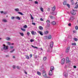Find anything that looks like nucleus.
I'll return each mask as SVG.
<instances>
[{
	"label": "nucleus",
	"instance_id": "1",
	"mask_svg": "<svg viewBox=\"0 0 78 78\" xmlns=\"http://www.w3.org/2000/svg\"><path fill=\"white\" fill-rule=\"evenodd\" d=\"M53 42L51 41L50 43V46L48 47L47 50L48 52H51L52 51V48L53 47Z\"/></svg>",
	"mask_w": 78,
	"mask_h": 78
},
{
	"label": "nucleus",
	"instance_id": "2",
	"mask_svg": "<svg viewBox=\"0 0 78 78\" xmlns=\"http://www.w3.org/2000/svg\"><path fill=\"white\" fill-rule=\"evenodd\" d=\"M3 47L1 48V51H3L4 52H7L8 51L7 50L8 49V46H6L5 45V44H3Z\"/></svg>",
	"mask_w": 78,
	"mask_h": 78
},
{
	"label": "nucleus",
	"instance_id": "3",
	"mask_svg": "<svg viewBox=\"0 0 78 78\" xmlns=\"http://www.w3.org/2000/svg\"><path fill=\"white\" fill-rule=\"evenodd\" d=\"M70 46H68L67 48L66 49V53H69V51L70 50Z\"/></svg>",
	"mask_w": 78,
	"mask_h": 78
},
{
	"label": "nucleus",
	"instance_id": "4",
	"mask_svg": "<svg viewBox=\"0 0 78 78\" xmlns=\"http://www.w3.org/2000/svg\"><path fill=\"white\" fill-rule=\"evenodd\" d=\"M46 22L47 23V26L48 27H49L50 26V21L49 20H47Z\"/></svg>",
	"mask_w": 78,
	"mask_h": 78
},
{
	"label": "nucleus",
	"instance_id": "5",
	"mask_svg": "<svg viewBox=\"0 0 78 78\" xmlns=\"http://www.w3.org/2000/svg\"><path fill=\"white\" fill-rule=\"evenodd\" d=\"M65 62V58L62 59L61 61V64H62V65L64 64Z\"/></svg>",
	"mask_w": 78,
	"mask_h": 78
},
{
	"label": "nucleus",
	"instance_id": "6",
	"mask_svg": "<svg viewBox=\"0 0 78 78\" xmlns=\"http://www.w3.org/2000/svg\"><path fill=\"white\" fill-rule=\"evenodd\" d=\"M53 75V71L51 70H50L49 72V76H52Z\"/></svg>",
	"mask_w": 78,
	"mask_h": 78
},
{
	"label": "nucleus",
	"instance_id": "7",
	"mask_svg": "<svg viewBox=\"0 0 78 78\" xmlns=\"http://www.w3.org/2000/svg\"><path fill=\"white\" fill-rule=\"evenodd\" d=\"M70 12H71V14L73 16H75V15L76 14V12H75L74 11H71Z\"/></svg>",
	"mask_w": 78,
	"mask_h": 78
},
{
	"label": "nucleus",
	"instance_id": "8",
	"mask_svg": "<svg viewBox=\"0 0 78 78\" xmlns=\"http://www.w3.org/2000/svg\"><path fill=\"white\" fill-rule=\"evenodd\" d=\"M66 59V63H69L70 61V60H69V57H67Z\"/></svg>",
	"mask_w": 78,
	"mask_h": 78
},
{
	"label": "nucleus",
	"instance_id": "9",
	"mask_svg": "<svg viewBox=\"0 0 78 78\" xmlns=\"http://www.w3.org/2000/svg\"><path fill=\"white\" fill-rule=\"evenodd\" d=\"M2 22L4 23H6V22H8V21L6 19H3L2 20Z\"/></svg>",
	"mask_w": 78,
	"mask_h": 78
},
{
	"label": "nucleus",
	"instance_id": "10",
	"mask_svg": "<svg viewBox=\"0 0 78 78\" xmlns=\"http://www.w3.org/2000/svg\"><path fill=\"white\" fill-rule=\"evenodd\" d=\"M68 75V74L67 73H66V72H65L63 73V76L65 77H67Z\"/></svg>",
	"mask_w": 78,
	"mask_h": 78
},
{
	"label": "nucleus",
	"instance_id": "11",
	"mask_svg": "<svg viewBox=\"0 0 78 78\" xmlns=\"http://www.w3.org/2000/svg\"><path fill=\"white\" fill-rule=\"evenodd\" d=\"M74 19V17L72 16H71L70 19H69V21L70 20H73Z\"/></svg>",
	"mask_w": 78,
	"mask_h": 78
},
{
	"label": "nucleus",
	"instance_id": "12",
	"mask_svg": "<svg viewBox=\"0 0 78 78\" xmlns=\"http://www.w3.org/2000/svg\"><path fill=\"white\" fill-rule=\"evenodd\" d=\"M70 2L72 5H75L73 0H71Z\"/></svg>",
	"mask_w": 78,
	"mask_h": 78
},
{
	"label": "nucleus",
	"instance_id": "13",
	"mask_svg": "<svg viewBox=\"0 0 78 78\" xmlns=\"http://www.w3.org/2000/svg\"><path fill=\"white\" fill-rule=\"evenodd\" d=\"M31 33L32 35H35L36 34H37L36 32H34V31H32Z\"/></svg>",
	"mask_w": 78,
	"mask_h": 78
},
{
	"label": "nucleus",
	"instance_id": "14",
	"mask_svg": "<svg viewBox=\"0 0 78 78\" xmlns=\"http://www.w3.org/2000/svg\"><path fill=\"white\" fill-rule=\"evenodd\" d=\"M14 9L15 12H19V9H18V8Z\"/></svg>",
	"mask_w": 78,
	"mask_h": 78
},
{
	"label": "nucleus",
	"instance_id": "15",
	"mask_svg": "<svg viewBox=\"0 0 78 78\" xmlns=\"http://www.w3.org/2000/svg\"><path fill=\"white\" fill-rule=\"evenodd\" d=\"M55 9H56V7L55 6L53 7L51 9L52 11H55Z\"/></svg>",
	"mask_w": 78,
	"mask_h": 78
},
{
	"label": "nucleus",
	"instance_id": "16",
	"mask_svg": "<svg viewBox=\"0 0 78 78\" xmlns=\"http://www.w3.org/2000/svg\"><path fill=\"white\" fill-rule=\"evenodd\" d=\"M54 69H55V68H54V66H52L51 67L50 70H51L52 71V70H54Z\"/></svg>",
	"mask_w": 78,
	"mask_h": 78
},
{
	"label": "nucleus",
	"instance_id": "17",
	"mask_svg": "<svg viewBox=\"0 0 78 78\" xmlns=\"http://www.w3.org/2000/svg\"><path fill=\"white\" fill-rule=\"evenodd\" d=\"M51 24H52L53 25H56V22L53 21L51 23Z\"/></svg>",
	"mask_w": 78,
	"mask_h": 78
},
{
	"label": "nucleus",
	"instance_id": "18",
	"mask_svg": "<svg viewBox=\"0 0 78 78\" xmlns=\"http://www.w3.org/2000/svg\"><path fill=\"white\" fill-rule=\"evenodd\" d=\"M44 32V34H47L49 33L48 31H45Z\"/></svg>",
	"mask_w": 78,
	"mask_h": 78
},
{
	"label": "nucleus",
	"instance_id": "19",
	"mask_svg": "<svg viewBox=\"0 0 78 78\" xmlns=\"http://www.w3.org/2000/svg\"><path fill=\"white\" fill-rule=\"evenodd\" d=\"M43 76L44 78H47V74L46 73L44 74V75H43Z\"/></svg>",
	"mask_w": 78,
	"mask_h": 78
},
{
	"label": "nucleus",
	"instance_id": "20",
	"mask_svg": "<svg viewBox=\"0 0 78 78\" xmlns=\"http://www.w3.org/2000/svg\"><path fill=\"white\" fill-rule=\"evenodd\" d=\"M14 51H15V49H14L10 51V53H13Z\"/></svg>",
	"mask_w": 78,
	"mask_h": 78
},
{
	"label": "nucleus",
	"instance_id": "21",
	"mask_svg": "<svg viewBox=\"0 0 78 78\" xmlns=\"http://www.w3.org/2000/svg\"><path fill=\"white\" fill-rule=\"evenodd\" d=\"M39 33L41 36H43V33L41 31H39Z\"/></svg>",
	"mask_w": 78,
	"mask_h": 78
},
{
	"label": "nucleus",
	"instance_id": "22",
	"mask_svg": "<svg viewBox=\"0 0 78 78\" xmlns=\"http://www.w3.org/2000/svg\"><path fill=\"white\" fill-rule=\"evenodd\" d=\"M42 73L43 75H44V74H45V73H46L45 72V70L43 71Z\"/></svg>",
	"mask_w": 78,
	"mask_h": 78
},
{
	"label": "nucleus",
	"instance_id": "23",
	"mask_svg": "<svg viewBox=\"0 0 78 78\" xmlns=\"http://www.w3.org/2000/svg\"><path fill=\"white\" fill-rule=\"evenodd\" d=\"M39 29L41 30H43V27L42 26H39Z\"/></svg>",
	"mask_w": 78,
	"mask_h": 78
},
{
	"label": "nucleus",
	"instance_id": "24",
	"mask_svg": "<svg viewBox=\"0 0 78 78\" xmlns=\"http://www.w3.org/2000/svg\"><path fill=\"white\" fill-rule=\"evenodd\" d=\"M51 38V35H49L48 36V39H50Z\"/></svg>",
	"mask_w": 78,
	"mask_h": 78
},
{
	"label": "nucleus",
	"instance_id": "25",
	"mask_svg": "<svg viewBox=\"0 0 78 78\" xmlns=\"http://www.w3.org/2000/svg\"><path fill=\"white\" fill-rule=\"evenodd\" d=\"M6 40H7V41H9L11 39L9 37H7L5 38Z\"/></svg>",
	"mask_w": 78,
	"mask_h": 78
},
{
	"label": "nucleus",
	"instance_id": "26",
	"mask_svg": "<svg viewBox=\"0 0 78 78\" xmlns=\"http://www.w3.org/2000/svg\"><path fill=\"white\" fill-rule=\"evenodd\" d=\"M66 3H67V2L66 1H64L63 2V5H66Z\"/></svg>",
	"mask_w": 78,
	"mask_h": 78
},
{
	"label": "nucleus",
	"instance_id": "27",
	"mask_svg": "<svg viewBox=\"0 0 78 78\" xmlns=\"http://www.w3.org/2000/svg\"><path fill=\"white\" fill-rule=\"evenodd\" d=\"M37 73L38 75H39L40 76H41V73L40 72H39V71H37Z\"/></svg>",
	"mask_w": 78,
	"mask_h": 78
},
{
	"label": "nucleus",
	"instance_id": "28",
	"mask_svg": "<svg viewBox=\"0 0 78 78\" xmlns=\"http://www.w3.org/2000/svg\"><path fill=\"white\" fill-rule=\"evenodd\" d=\"M56 14H57V12H55L53 13V14H52V15L53 16H56Z\"/></svg>",
	"mask_w": 78,
	"mask_h": 78
},
{
	"label": "nucleus",
	"instance_id": "29",
	"mask_svg": "<svg viewBox=\"0 0 78 78\" xmlns=\"http://www.w3.org/2000/svg\"><path fill=\"white\" fill-rule=\"evenodd\" d=\"M21 30L23 31H26V29H23L22 28H21Z\"/></svg>",
	"mask_w": 78,
	"mask_h": 78
},
{
	"label": "nucleus",
	"instance_id": "30",
	"mask_svg": "<svg viewBox=\"0 0 78 78\" xmlns=\"http://www.w3.org/2000/svg\"><path fill=\"white\" fill-rule=\"evenodd\" d=\"M43 60L44 61H46L47 60V57H44L43 58Z\"/></svg>",
	"mask_w": 78,
	"mask_h": 78
},
{
	"label": "nucleus",
	"instance_id": "31",
	"mask_svg": "<svg viewBox=\"0 0 78 78\" xmlns=\"http://www.w3.org/2000/svg\"><path fill=\"white\" fill-rule=\"evenodd\" d=\"M31 47H32L34 48H37H37H38L37 47L34 46H33L32 45H31Z\"/></svg>",
	"mask_w": 78,
	"mask_h": 78
},
{
	"label": "nucleus",
	"instance_id": "32",
	"mask_svg": "<svg viewBox=\"0 0 78 78\" xmlns=\"http://www.w3.org/2000/svg\"><path fill=\"white\" fill-rule=\"evenodd\" d=\"M75 9H78V5H76L75 7H74Z\"/></svg>",
	"mask_w": 78,
	"mask_h": 78
},
{
	"label": "nucleus",
	"instance_id": "33",
	"mask_svg": "<svg viewBox=\"0 0 78 78\" xmlns=\"http://www.w3.org/2000/svg\"><path fill=\"white\" fill-rule=\"evenodd\" d=\"M20 34L21 35V36H24V34L23 33H20Z\"/></svg>",
	"mask_w": 78,
	"mask_h": 78
},
{
	"label": "nucleus",
	"instance_id": "34",
	"mask_svg": "<svg viewBox=\"0 0 78 78\" xmlns=\"http://www.w3.org/2000/svg\"><path fill=\"white\" fill-rule=\"evenodd\" d=\"M6 43L8 45H11V43H10L9 42H6Z\"/></svg>",
	"mask_w": 78,
	"mask_h": 78
},
{
	"label": "nucleus",
	"instance_id": "35",
	"mask_svg": "<svg viewBox=\"0 0 78 78\" xmlns=\"http://www.w3.org/2000/svg\"><path fill=\"white\" fill-rule=\"evenodd\" d=\"M15 18L18 20H20V17H19L16 16L15 17Z\"/></svg>",
	"mask_w": 78,
	"mask_h": 78
},
{
	"label": "nucleus",
	"instance_id": "36",
	"mask_svg": "<svg viewBox=\"0 0 78 78\" xmlns=\"http://www.w3.org/2000/svg\"><path fill=\"white\" fill-rule=\"evenodd\" d=\"M12 67L13 69H16V66L15 65H13L12 66Z\"/></svg>",
	"mask_w": 78,
	"mask_h": 78
},
{
	"label": "nucleus",
	"instance_id": "37",
	"mask_svg": "<svg viewBox=\"0 0 78 78\" xmlns=\"http://www.w3.org/2000/svg\"><path fill=\"white\" fill-rule=\"evenodd\" d=\"M67 6L69 8H70V6L69 4H67Z\"/></svg>",
	"mask_w": 78,
	"mask_h": 78
},
{
	"label": "nucleus",
	"instance_id": "38",
	"mask_svg": "<svg viewBox=\"0 0 78 78\" xmlns=\"http://www.w3.org/2000/svg\"><path fill=\"white\" fill-rule=\"evenodd\" d=\"M73 39L75 41H78V39H77V38H73Z\"/></svg>",
	"mask_w": 78,
	"mask_h": 78
},
{
	"label": "nucleus",
	"instance_id": "39",
	"mask_svg": "<svg viewBox=\"0 0 78 78\" xmlns=\"http://www.w3.org/2000/svg\"><path fill=\"white\" fill-rule=\"evenodd\" d=\"M23 28H27L28 27L27 25H25L23 27Z\"/></svg>",
	"mask_w": 78,
	"mask_h": 78
},
{
	"label": "nucleus",
	"instance_id": "40",
	"mask_svg": "<svg viewBox=\"0 0 78 78\" xmlns=\"http://www.w3.org/2000/svg\"><path fill=\"white\" fill-rule=\"evenodd\" d=\"M48 38V37L47 36H45L44 37V39H47Z\"/></svg>",
	"mask_w": 78,
	"mask_h": 78
},
{
	"label": "nucleus",
	"instance_id": "41",
	"mask_svg": "<svg viewBox=\"0 0 78 78\" xmlns=\"http://www.w3.org/2000/svg\"><path fill=\"white\" fill-rule=\"evenodd\" d=\"M3 14L4 15H6L7 14V12H6V11L3 12Z\"/></svg>",
	"mask_w": 78,
	"mask_h": 78
},
{
	"label": "nucleus",
	"instance_id": "42",
	"mask_svg": "<svg viewBox=\"0 0 78 78\" xmlns=\"http://www.w3.org/2000/svg\"><path fill=\"white\" fill-rule=\"evenodd\" d=\"M75 29H76V30H77L78 29V27L76 26L75 27Z\"/></svg>",
	"mask_w": 78,
	"mask_h": 78
},
{
	"label": "nucleus",
	"instance_id": "43",
	"mask_svg": "<svg viewBox=\"0 0 78 78\" xmlns=\"http://www.w3.org/2000/svg\"><path fill=\"white\" fill-rule=\"evenodd\" d=\"M72 45H76V43H72Z\"/></svg>",
	"mask_w": 78,
	"mask_h": 78
},
{
	"label": "nucleus",
	"instance_id": "44",
	"mask_svg": "<svg viewBox=\"0 0 78 78\" xmlns=\"http://www.w3.org/2000/svg\"><path fill=\"white\" fill-rule=\"evenodd\" d=\"M16 68L17 69H20V68L19 67V66H16Z\"/></svg>",
	"mask_w": 78,
	"mask_h": 78
},
{
	"label": "nucleus",
	"instance_id": "45",
	"mask_svg": "<svg viewBox=\"0 0 78 78\" xmlns=\"http://www.w3.org/2000/svg\"><path fill=\"white\" fill-rule=\"evenodd\" d=\"M30 32H27V36H30Z\"/></svg>",
	"mask_w": 78,
	"mask_h": 78
},
{
	"label": "nucleus",
	"instance_id": "46",
	"mask_svg": "<svg viewBox=\"0 0 78 78\" xmlns=\"http://www.w3.org/2000/svg\"><path fill=\"white\" fill-rule=\"evenodd\" d=\"M40 9H41V11H42V12H44V10H43V8H40Z\"/></svg>",
	"mask_w": 78,
	"mask_h": 78
},
{
	"label": "nucleus",
	"instance_id": "47",
	"mask_svg": "<svg viewBox=\"0 0 78 78\" xmlns=\"http://www.w3.org/2000/svg\"><path fill=\"white\" fill-rule=\"evenodd\" d=\"M26 58L27 59H29L30 58H29V56H26Z\"/></svg>",
	"mask_w": 78,
	"mask_h": 78
},
{
	"label": "nucleus",
	"instance_id": "48",
	"mask_svg": "<svg viewBox=\"0 0 78 78\" xmlns=\"http://www.w3.org/2000/svg\"><path fill=\"white\" fill-rule=\"evenodd\" d=\"M20 14L21 15V16H24V14H23L21 12H20Z\"/></svg>",
	"mask_w": 78,
	"mask_h": 78
},
{
	"label": "nucleus",
	"instance_id": "49",
	"mask_svg": "<svg viewBox=\"0 0 78 78\" xmlns=\"http://www.w3.org/2000/svg\"><path fill=\"white\" fill-rule=\"evenodd\" d=\"M15 19V17H11V19L12 20L13 19Z\"/></svg>",
	"mask_w": 78,
	"mask_h": 78
},
{
	"label": "nucleus",
	"instance_id": "50",
	"mask_svg": "<svg viewBox=\"0 0 78 78\" xmlns=\"http://www.w3.org/2000/svg\"><path fill=\"white\" fill-rule=\"evenodd\" d=\"M34 40L33 39H31L30 40V41L31 42H34Z\"/></svg>",
	"mask_w": 78,
	"mask_h": 78
},
{
	"label": "nucleus",
	"instance_id": "51",
	"mask_svg": "<svg viewBox=\"0 0 78 78\" xmlns=\"http://www.w3.org/2000/svg\"><path fill=\"white\" fill-rule=\"evenodd\" d=\"M34 3L35 4H38V2H37V1H35L34 2Z\"/></svg>",
	"mask_w": 78,
	"mask_h": 78
},
{
	"label": "nucleus",
	"instance_id": "52",
	"mask_svg": "<svg viewBox=\"0 0 78 78\" xmlns=\"http://www.w3.org/2000/svg\"><path fill=\"white\" fill-rule=\"evenodd\" d=\"M30 18L32 20H33L34 19V18H33V16H31V17H30Z\"/></svg>",
	"mask_w": 78,
	"mask_h": 78
},
{
	"label": "nucleus",
	"instance_id": "53",
	"mask_svg": "<svg viewBox=\"0 0 78 78\" xmlns=\"http://www.w3.org/2000/svg\"><path fill=\"white\" fill-rule=\"evenodd\" d=\"M6 58H9V55H6Z\"/></svg>",
	"mask_w": 78,
	"mask_h": 78
},
{
	"label": "nucleus",
	"instance_id": "54",
	"mask_svg": "<svg viewBox=\"0 0 78 78\" xmlns=\"http://www.w3.org/2000/svg\"><path fill=\"white\" fill-rule=\"evenodd\" d=\"M50 17L51 19H53V18L54 17L52 16H50Z\"/></svg>",
	"mask_w": 78,
	"mask_h": 78
},
{
	"label": "nucleus",
	"instance_id": "55",
	"mask_svg": "<svg viewBox=\"0 0 78 78\" xmlns=\"http://www.w3.org/2000/svg\"><path fill=\"white\" fill-rule=\"evenodd\" d=\"M73 11H76L77 12L78 11V10H74V9H73Z\"/></svg>",
	"mask_w": 78,
	"mask_h": 78
},
{
	"label": "nucleus",
	"instance_id": "56",
	"mask_svg": "<svg viewBox=\"0 0 78 78\" xmlns=\"http://www.w3.org/2000/svg\"><path fill=\"white\" fill-rule=\"evenodd\" d=\"M32 25H36V23H32Z\"/></svg>",
	"mask_w": 78,
	"mask_h": 78
},
{
	"label": "nucleus",
	"instance_id": "57",
	"mask_svg": "<svg viewBox=\"0 0 78 78\" xmlns=\"http://www.w3.org/2000/svg\"><path fill=\"white\" fill-rule=\"evenodd\" d=\"M68 25V26H69V27H71V23H69Z\"/></svg>",
	"mask_w": 78,
	"mask_h": 78
},
{
	"label": "nucleus",
	"instance_id": "58",
	"mask_svg": "<svg viewBox=\"0 0 78 78\" xmlns=\"http://www.w3.org/2000/svg\"><path fill=\"white\" fill-rule=\"evenodd\" d=\"M73 33H76V30H73Z\"/></svg>",
	"mask_w": 78,
	"mask_h": 78
},
{
	"label": "nucleus",
	"instance_id": "59",
	"mask_svg": "<svg viewBox=\"0 0 78 78\" xmlns=\"http://www.w3.org/2000/svg\"><path fill=\"white\" fill-rule=\"evenodd\" d=\"M32 56H33V55H32V54L30 55V58H32Z\"/></svg>",
	"mask_w": 78,
	"mask_h": 78
},
{
	"label": "nucleus",
	"instance_id": "60",
	"mask_svg": "<svg viewBox=\"0 0 78 78\" xmlns=\"http://www.w3.org/2000/svg\"><path fill=\"white\" fill-rule=\"evenodd\" d=\"M10 48H11V49H12V48H14V47L13 46H11L10 47Z\"/></svg>",
	"mask_w": 78,
	"mask_h": 78
},
{
	"label": "nucleus",
	"instance_id": "61",
	"mask_svg": "<svg viewBox=\"0 0 78 78\" xmlns=\"http://www.w3.org/2000/svg\"><path fill=\"white\" fill-rule=\"evenodd\" d=\"M73 68L74 69H76V66H73Z\"/></svg>",
	"mask_w": 78,
	"mask_h": 78
},
{
	"label": "nucleus",
	"instance_id": "62",
	"mask_svg": "<svg viewBox=\"0 0 78 78\" xmlns=\"http://www.w3.org/2000/svg\"><path fill=\"white\" fill-rule=\"evenodd\" d=\"M3 11H1L0 12L1 13V14H3Z\"/></svg>",
	"mask_w": 78,
	"mask_h": 78
},
{
	"label": "nucleus",
	"instance_id": "63",
	"mask_svg": "<svg viewBox=\"0 0 78 78\" xmlns=\"http://www.w3.org/2000/svg\"><path fill=\"white\" fill-rule=\"evenodd\" d=\"M24 73H25V74H27V72H26V71H24Z\"/></svg>",
	"mask_w": 78,
	"mask_h": 78
},
{
	"label": "nucleus",
	"instance_id": "64",
	"mask_svg": "<svg viewBox=\"0 0 78 78\" xmlns=\"http://www.w3.org/2000/svg\"><path fill=\"white\" fill-rule=\"evenodd\" d=\"M40 20H41V21H43V19H42V18H41L40 19Z\"/></svg>",
	"mask_w": 78,
	"mask_h": 78
}]
</instances>
